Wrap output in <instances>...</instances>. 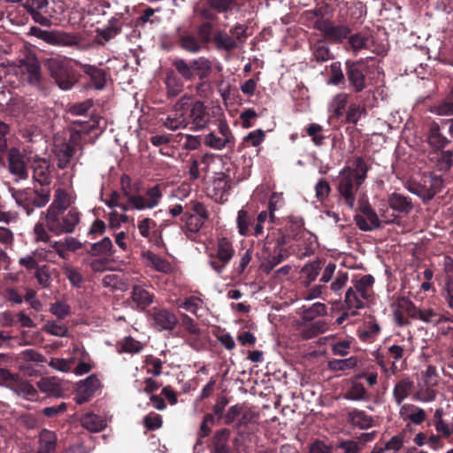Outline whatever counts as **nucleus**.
<instances>
[{"label":"nucleus","mask_w":453,"mask_h":453,"mask_svg":"<svg viewBox=\"0 0 453 453\" xmlns=\"http://www.w3.org/2000/svg\"><path fill=\"white\" fill-rule=\"evenodd\" d=\"M230 431L228 429H220L216 432L212 440L211 453H231L228 441Z\"/></svg>","instance_id":"obj_25"},{"label":"nucleus","mask_w":453,"mask_h":453,"mask_svg":"<svg viewBox=\"0 0 453 453\" xmlns=\"http://www.w3.org/2000/svg\"><path fill=\"white\" fill-rule=\"evenodd\" d=\"M45 67L61 89L68 90L73 88L76 79L70 64L66 60L51 58L45 61Z\"/></svg>","instance_id":"obj_5"},{"label":"nucleus","mask_w":453,"mask_h":453,"mask_svg":"<svg viewBox=\"0 0 453 453\" xmlns=\"http://www.w3.org/2000/svg\"><path fill=\"white\" fill-rule=\"evenodd\" d=\"M414 387L413 381L410 378H405L398 381L393 388V398L398 406L403 404Z\"/></svg>","instance_id":"obj_22"},{"label":"nucleus","mask_w":453,"mask_h":453,"mask_svg":"<svg viewBox=\"0 0 453 453\" xmlns=\"http://www.w3.org/2000/svg\"><path fill=\"white\" fill-rule=\"evenodd\" d=\"M188 111V118L190 130L196 132L208 127L211 122V115L202 101H196L193 104L189 103Z\"/></svg>","instance_id":"obj_8"},{"label":"nucleus","mask_w":453,"mask_h":453,"mask_svg":"<svg viewBox=\"0 0 453 453\" xmlns=\"http://www.w3.org/2000/svg\"><path fill=\"white\" fill-rule=\"evenodd\" d=\"M350 289L358 293L361 298H369L373 295L374 278L371 274L363 275L361 278L352 280Z\"/></svg>","instance_id":"obj_20"},{"label":"nucleus","mask_w":453,"mask_h":453,"mask_svg":"<svg viewBox=\"0 0 453 453\" xmlns=\"http://www.w3.org/2000/svg\"><path fill=\"white\" fill-rule=\"evenodd\" d=\"M173 65L178 73L188 81L194 80V71L192 69V61L190 64L187 63L184 59L179 58L173 62Z\"/></svg>","instance_id":"obj_51"},{"label":"nucleus","mask_w":453,"mask_h":453,"mask_svg":"<svg viewBox=\"0 0 453 453\" xmlns=\"http://www.w3.org/2000/svg\"><path fill=\"white\" fill-rule=\"evenodd\" d=\"M177 323V317L168 310H161L154 314V324L158 330H172Z\"/></svg>","instance_id":"obj_23"},{"label":"nucleus","mask_w":453,"mask_h":453,"mask_svg":"<svg viewBox=\"0 0 453 453\" xmlns=\"http://www.w3.org/2000/svg\"><path fill=\"white\" fill-rule=\"evenodd\" d=\"M204 144L213 150H221L230 144L226 140L216 132L208 133L203 139Z\"/></svg>","instance_id":"obj_43"},{"label":"nucleus","mask_w":453,"mask_h":453,"mask_svg":"<svg viewBox=\"0 0 453 453\" xmlns=\"http://www.w3.org/2000/svg\"><path fill=\"white\" fill-rule=\"evenodd\" d=\"M344 80V75L339 62L332 63L330 65V78L327 81L328 85H338Z\"/></svg>","instance_id":"obj_57"},{"label":"nucleus","mask_w":453,"mask_h":453,"mask_svg":"<svg viewBox=\"0 0 453 453\" xmlns=\"http://www.w3.org/2000/svg\"><path fill=\"white\" fill-rule=\"evenodd\" d=\"M416 317H418L425 323H431L434 325H437L444 320L442 315L430 308L418 310Z\"/></svg>","instance_id":"obj_46"},{"label":"nucleus","mask_w":453,"mask_h":453,"mask_svg":"<svg viewBox=\"0 0 453 453\" xmlns=\"http://www.w3.org/2000/svg\"><path fill=\"white\" fill-rule=\"evenodd\" d=\"M55 154L58 158V166L59 168H65L73 157L74 148L67 142L58 143L55 145Z\"/></svg>","instance_id":"obj_30"},{"label":"nucleus","mask_w":453,"mask_h":453,"mask_svg":"<svg viewBox=\"0 0 453 453\" xmlns=\"http://www.w3.org/2000/svg\"><path fill=\"white\" fill-rule=\"evenodd\" d=\"M337 449L343 450V453H359L361 444L355 440H342L336 446Z\"/></svg>","instance_id":"obj_64"},{"label":"nucleus","mask_w":453,"mask_h":453,"mask_svg":"<svg viewBox=\"0 0 453 453\" xmlns=\"http://www.w3.org/2000/svg\"><path fill=\"white\" fill-rule=\"evenodd\" d=\"M167 95L170 97L176 96L182 90V83L173 75L166 78Z\"/></svg>","instance_id":"obj_62"},{"label":"nucleus","mask_w":453,"mask_h":453,"mask_svg":"<svg viewBox=\"0 0 453 453\" xmlns=\"http://www.w3.org/2000/svg\"><path fill=\"white\" fill-rule=\"evenodd\" d=\"M348 96L345 93L337 94L331 101L329 104L330 110L334 112L336 117L342 114V111L347 104Z\"/></svg>","instance_id":"obj_50"},{"label":"nucleus","mask_w":453,"mask_h":453,"mask_svg":"<svg viewBox=\"0 0 453 453\" xmlns=\"http://www.w3.org/2000/svg\"><path fill=\"white\" fill-rule=\"evenodd\" d=\"M101 388V381L96 374H91L78 382L75 401L77 403L88 402Z\"/></svg>","instance_id":"obj_13"},{"label":"nucleus","mask_w":453,"mask_h":453,"mask_svg":"<svg viewBox=\"0 0 453 453\" xmlns=\"http://www.w3.org/2000/svg\"><path fill=\"white\" fill-rule=\"evenodd\" d=\"M63 272L73 287H80L83 278L78 270L72 266L65 265Z\"/></svg>","instance_id":"obj_61"},{"label":"nucleus","mask_w":453,"mask_h":453,"mask_svg":"<svg viewBox=\"0 0 453 453\" xmlns=\"http://www.w3.org/2000/svg\"><path fill=\"white\" fill-rule=\"evenodd\" d=\"M369 167L365 160L358 157L339 173L337 190L345 204L351 210L356 209V202L361 214L355 216L357 226L363 231H372L378 228L380 221L377 213L370 206L365 195H360L359 188L365 182Z\"/></svg>","instance_id":"obj_1"},{"label":"nucleus","mask_w":453,"mask_h":453,"mask_svg":"<svg viewBox=\"0 0 453 453\" xmlns=\"http://www.w3.org/2000/svg\"><path fill=\"white\" fill-rule=\"evenodd\" d=\"M76 200V195L73 190L58 188L55 191L54 200L49 208H54L58 212H62L69 208Z\"/></svg>","instance_id":"obj_19"},{"label":"nucleus","mask_w":453,"mask_h":453,"mask_svg":"<svg viewBox=\"0 0 453 453\" xmlns=\"http://www.w3.org/2000/svg\"><path fill=\"white\" fill-rule=\"evenodd\" d=\"M13 391L19 396L29 401H35L38 397L35 388L27 381H20L13 386Z\"/></svg>","instance_id":"obj_40"},{"label":"nucleus","mask_w":453,"mask_h":453,"mask_svg":"<svg viewBox=\"0 0 453 453\" xmlns=\"http://www.w3.org/2000/svg\"><path fill=\"white\" fill-rule=\"evenodd\" d=\"M163 196V193L159 185L149 188L144 196L136 194L131 201V206L136 211L151 210L157 207Z\"/></svg>","instance_id":"obj_9"},{"label":"nucleus","mask_w":453,"mask_h":453,"mask_svg":"<svg viewBox=\"0 0 453 453\" xmlns=\"http://www.w3.org/2000/svg\"><path fill=\"white\" fill-rule=\"evenodd\" d=\"M301 273L303 285L304 287H309L319 276V263L318 261H314L304 265Z\"/></svg>","instance_id":"obj_36"},{"label":"nucleus","mask_w":453,"mask_h":453,"mask_svg":"<svg viewBox=\"0 0 453 453\" xmlns=\"http://www.w3.org/2000/svg\"><path fill=\"white\" fill-rule=\"evenodd\" d=\"M28 35L41 39L51 45L65 46L71 42L70 38L65 33L46 31L37 27H31Z\"/></svg>","instance_id":"obj_16"},{"label":"nucleus","mask_w":453,"mask_h":453,"mask_svg":"<svg viewBox=\"0 0 453 453\" xmlns=\"http://www.w3.org/2000/svg\"><path fill=\"white\" fill-rule=\"evenodd\" d=\"M143 344L131 336L125 337L120 343L119 352L136 354L142 350Z\"/></svg>","instance_id":"obj_47"},{"label":"nucleus","mask_w":453,"mask_h":453,"mask_svg":"<svg viewBox=\"0 0 453 453\" xmlns=\"http://www.w3.org/2000/svg\"><path fill=\"white\" fill-rule=\"evenodd\" d=\"M12 196L19 206L23 207L27 214L29 215L34 207H44L50 199V191L48 187H41L40 188H26L13 190Z\"/></svg>","instance_id":"obj_4"},{"label":"nucleus","mask_w":453,"mask_h":453,"mask_svg":"<svg viewBox=\"0 0 453 453\" xmlns=\"http://www.w3.org/2000/svg\"><path fill=\"white\" fill-rule=\"evenodd\" d=\"M285 259L284 255L281 252H279L276 255L270 256L265 259V261L261 264V268L265 273H269L272 272L275 266L280 264Z\"/></svg>","instance_id":"obj_58"},{"label":"nucleus","mask_w":453,"mask_h":453,"mask_svg":"<svg viewBox=\"0 0 453 453\" xmlns=\"http://www.w3.org/2000/svg\"><path fill=\"white\" fill-rule=\"evenodd\" d=\"M142 263L157 272L162 273H169L173 270L171 263L162 257L155 254L150 250H144L141 255Z\"/></svg>","instance_id":"obj_17"},{"label":"nucleus","mask_w":453,"mask_h":453,"mask_svg":"<svg viewBox=\"0 0 453 453\" xmlns=\"http://www.w3.org/2000/svg\"><path fill=\"white\" fill-rule=\"evenodd\" d=\"M426 417V411L414 403H405L399 406V418L408 426H419Z\"/></svg>","instance_id":"obj_14"},{"label":"nucleus","mask_w":453,"mask_h":453,"mask_svg":"<svg viewBox=\"0 0 453 453\" xmlns=\"http://www.w3.org/2000/svg\"><path fill=\"white\" fill-rule=\"evenodd\" d=\"M349 280V274L343 271H338L333 280L330 288L333 292L339 294Z\"/></svg>","instance_id":"obj_59"},{"label":"nucleus","mask_w":453,"mask_h":453,"mask_svg":"<svg viewBox=\"0 0 453 453\" xmlns=\"http://www.w3.org/2000/svg\"><path fill=\"white\" fill-rule=\"evenodd\" d=\"M57 446V435L54 432L43 429L39 435L37 453H54Z\"/></svg>","instance_id":"obj_27"},{"label":"nucleus","mask_w":453,"mask_h":453,"mask_svg":"<svg viewBox=\"0 0 453 453\" xmlns=\"http://www.w3.org/2000/svg\"><path fill=\"white\" fill-rule=\"evenodd\" d=\"M436 387H430L426 384L418 381L417 390L414 393L412 399L419 403H429L434 402L436 399Z\"/></svg>","instance_id":"obj_26"},{"label":"nucleus","mask_w":453,"mask_h":453,"mask_svg":"<svg viewBox=\"0 0 453 453\" xmlns=\"http://www.w3.org/2000/svg\"><path fill=\"white\" fill-rule=\"evenodd\" d=\"M343 398L350 401H365L368 400L369 395L362 383L352 381Z\"/></svg>","instance_id":"obj_37"},{"label":"nucleus","mask_w":453,"mask_h":453,"mask_svg":"<svg viewBox=\"0 0 453 453\" xmlns=\"http://www.w3.org/2000/svg\"><path fill=\"white\" fill-rule=\"evenodd\" d=\"M28 160L31 161L34 180L46 187L50 182V161L37 156L29 157Z\"/></svg>","instance_id":"obj_15"},{"label":"nucleus","mask_w":453,"mask_h":453,"mask_svg":"<svg viewBox=\"0 0 453 453\" xmlns=\"http://www.w3.org/2000/svg\"><path fill=\"white\" fill-rule=\"evenodd\" d=\"M214 41L219 50L230 51L238 46L237 40H235L231 35L218 32L215 35Z\"/></svg>","instance_id":"obj_42"},{"label":"nucleus","mask_w":453,"mask_h":453,"mask_svg":"<svg viewBox=\"0 0 453 453\" xmlns=\"http://www.w3.org/2000/svg\"><path fill=\"white\" fill-rule=\"evenodd\" d=\"M39 389L48 396L61 397L63 388L60 380L56 377H46L37 382Z\"/></svg>","instance_id":"obj_21"},{"label":"nucleus","mask_w":453,"mask_h":453,"mask_svg":"<svg viewBox=\"0 0 453 453\" xmlns=\"http://www.w3.org/2000/svg\"><path fill=\"white\" fill-rule=\"evenodd\" d=\"M234 249L230 240L226 237L218 239L215 255H210L209 264L218 274L223 273L225 268L234 256Z\"/></svg>","instance_id":"obj_7"},{"label":"nucleus","mask_w":453,"mask_h":453,"mask_svg":"<svg viewBox=\"0 0 453 453\" xmlns=\"http://www.w3.org/2000/svg\"><path fill=\"white\" fill-rule=\"evenodd\" d=\"M189 96H182L173 106L171 112L162 119V125L168 130L176 131L188 126V111L189 109Z\"/></svg>","instance_id":"obj_6"},{"label":"nucleus","mask_w":453,"mask_h":453,"mask_svg":"<svg viewBox=\"0 0 453 453\" xmlns=\"http://www.w3.org/2000/svg\"><path fill=\"white\" fill-rule=\"evenodd\" d=\"M133 301L141 309L148 307L153 301V296L140 286H134L132 292Z\"/></svg>","instance_id":"obj_39"},{"label":"nucleus","mask_w":453,"mask_h":453,"mask_svg":"<svg viewBox=\"0 0 453 453\" xmlns=\"http://www.w3.org/2000/svg\"><path fill=\"white\" fill-rule=\"evenodd\" d=\"M348 65V80L356 92H360L365 88V74L357 67L355 62H347Z\"/></svg>","instance_id":"obj_24"},{"label":"nucleus","mask_w":453,"mask_h":453,"mask_svg":"<svg viewBox=\"0 0 453 453\" xmlns=\"http://www.w3.org/2000/svg\"><path fill=\"white\" fill-rule=\"evenodd\" d=\"M183 227L182 231L187 236L189 234H196L203 226L204 222L192 213H184L182 216Z\"/></svg>","instance_id":"obj_34"},{"label":"nucleus","mask_w":453,"mask_h":453,"mask_svg":"<svg viewBox=\"0 0 453 453\" xmlns=\"http://www.w3.org/2000/svg\"><path fill=\"white\" fill-rule=\"evenodd\" d=\"M8 169L15 176L16 180L28 177L26 155L16 147L11 148L8 151Z\"/></svg>","instance_id":"obj_11"},{"label":"nucleus","mask_w":453,"mask_h":453,"mask_svg":"<svg viewBox=\"0 0 453 453\" xmlns=\"http://www.w3.org/2000/svg\"><path fill=\"white\" fill-rule=\"evenodd\" d=\"M453 164V154L450 150L439 153L436 157V166L439 171H448Z\"/></svg>","instance_id":"obj_53"},{"label":"nucleus","mask_w":453,"mask_h":453,"mask_svg":"<svg viewBox=\"0 0 453 453\" xmlns=\"http://www.w3.org/2000/svg\"><path fill=\"white\" fill-rule=\"evenodd\" d=\"M81 423L84 428L93 433L100 432L107 426V422L104 418L92 412L83 415L81 418Z\"/></svg>","instance_id":"obj_28"},{"label":"nucleus","mask_w":453,"mask_h":453,"mask_svg":"<svg viewBox=\"0 0 453 453\" xmlns=\"http://www.w3.org/2000/svg\"><path fill=\"white\" fill-rule=\"evenodd\" d=\"M192 69L194 76L196 74L200 80H203L211 74L212 64L208 58L200 57L192 60Z\"/></svg>","instance_id":"obj_35"},{"label":"nucleus","mask_w":453,"mask_h":453,"mask_svg":"<svg viewBox=\"0 0 453 453\" xmlns=\"http://www.w3.org/2000/svg\"><path fill=\"white\" fill-rule=\"evenodd\" d=\"M90 254L92 256H112L113 255V244L109 237H104L101 241L95 242L91 246Z\"/></svg>","instance_id":"obj_38"},{"label":"nucleus","mask_w":453,"mask_h":453,"mask_svg":"<svg viewBox=\"0 0 453 453\" xmlns=\"http://www.w3.org/2000/svg\"><path fill=\"white\" fill-rule=\"evenodd\" d=\"M442 127L437 123H432L427 134L428 143L434 149H441L446 146L449 140L441 134Z\"/></svg>","instance_id":"obj_29"},{"label":"nucleus","mask_w":453,"mask_h":453,"mask_svg":"<svg viewBox=\"0 0 453 453\" xmlns=\"http://www.w3.org/2000/svg\"><path fill=\"white\" fill-rule=\"evenodd\" d=\"M180 46L190 53H197L201 50V44L198 40L194 35H190L181 36Z\"/></svg>","instance_id":"obj_55"},{"label":"nucleus","mask_w":453,"mask_h":453,"mask_svg":"<svg viewBox=\"0 0 453 453\" xmlns=\"http://www.w3.org/2000/svg\"><path fill=\"white\" fill-rule=\"evenodd\" d=\"M396 303H397V307L399 310L405 311L407 314H409L411 317L417 316L418 309H417L415 307V305L412 303V302L409 298H407L405 296H401V297L397 298Z\"/></svg>","instance_id":"obj_63"},{"label":"nucleus","mask_w":453,"mask_h":453,"mask_svg":"<svg viewBox=\"0 0 453 453\" xmlns=\"http://www.w3.org/2000/svg\"><path fill=\"white\" fill-rule=\"evenodd\" d=\"M43 330L48 334L58 337H65L68 333V328L65 325L58 324L55 321H48L44 325Z\"/></svg>","instance_id":"obj_56"},{"label":"nucleus","mask_w":453,"mask_h":453,"mask_svg":"<svg viewBox=\"0 0 453 453\" xmlns=\"http://www.w3.org/2000/svg\"><path fill=\"white\" fill-rule=\"evenodd\" d=\"M202 300L196 296H190L187 298L185 301L177 300L176 304L178 307L186 310L193 314H196L197 310L202 305Z\"/></svg>","instance_id":"obj_54"},{"label":"nucleus","mask_w":453,"mask_h":453,"mask_svg":"<svg viewBox=\"0 0 453 453\" xmlns=\"http://www.w3.org/2000/svg\"><path fill=\"white\" fill-rule=\"evenodd\" d=\"M391 209L399 212H409L412 209V203L408 197L399 193H393L388 198Z\"/></svg>","instance_id":"obj_33"},{"label":"nucleus","mask_w":453,"mask_h":453,"mask_svg":"<svg viewBox=\"0 0 453 453\" xmlns=\"http://www.w3.org/2000/svg\"><path fill=\"white\" fill-rule=\"evenodd\" d=\"M20 72L27 75L31 85H38L42 79L40 63L35 54L29 53L19 61Z\"/></svg>","instance_id":"obj_12"},{"label":"nucleus","mask_w":453,"mask_h":453,"mask_svg":"<svg viewBox=\"0 0 453 453\" xmlns=\"http://www.w3.org/2000/svg\"><path fill=\"white\" fill-rule=\"evenodd\" d=\"M367 301L368 299L361 298L358 293L356 294V292L349 288L347 289L344 302L346 308L350 314L354 315L358 310L364 308Z\"/></svg>","instance_id":"obj_31"},{"label":"nucleus","mask_w":453,"mask_h":453,"mask_svg":"<svg viewBox=\"0 0 453 453\" xmlns=\"http://www.w3.org/2000/svg\"><path fill=\"white\" fill-rule=\"evenodd\" d=\"M314 27L322 32L329 40L338 42L347 38L350 34V28L347 25H335L327 19H318Z\"/></svg>","instance_id":"obj_10"},{"label":"nucleus","mask_w":453,"mask_h":453,"mask_svg":"<svg viewBox=\"0 0 453 453\" xmlns=\"http://www.w3.org/2000/svg\"><path fill=\"white\" fill-rule=\"evenodd\" d=\"M357 365V358L350 357L344 359H334L328 362V368L331 371L338 372L353 369Z\"/></svg>","instance_id":"obj_45"},{"label":"nucleus","mask_w":453,"mask_h":453,"mask_svg":"<svg viewBox=\"0 0 453 453\" xmlns=\"http://www.w3.org/2000/svg\"><path fill=\"white\" fill-rule=\"evenodd\" d=\"M84 73L90 77L96 89L100 90L104 88L106 79L105 73L102 69H99L94 65H85Z\"/></svg>","instance_id":"obj_41"},{"label":"nucleus","mask_w":453,"mask_h":453,"mask_svg":"<svg viewBox=\"0 0 453 453\" xmlns=\"http://www.w3.org/2000/svg\"><path fill=\"white\" fill-rule=\"evenodd\" d=\"M45 224L53 234H71L80 223V213L75 209L70 210L64 217L60 218V212L52 208H48L45 212Z\"/></svg>","instance_id":"obj_2"},{"label":"nucleus","mask_w":453,"mask_h":453,"mask_svg":"<svg viewBox=\"0 0 453 453\" xmlns=\"http://www.w3.org/2000/svg\"><path fill=\"white\" fill-rule=\"evenodd\" d=\"M348 422L354 427L360 430H366L373 426V417L368 415L365 411L352 409L347 415Z\"/></svg>","instance_id":"obj_18"},{"label":"nucleus","mask_w":453,"mask_h":453,"mask_svg":"<svg viewBox=\"0 0 453 453\" xmlns=\"http://www.w3.org/2000/svg\"><path fill=\"white\" fill-rule=\"evenodd\" d=\"M49 365L57 371L67 372L72 370V367L73 365V360L58 357L51 358V360L49 363Z\"/></svg>","instance_id":"obj_60"},{"label":"nucleus","mask_w":453,"mask_h":453,"mask_svg":"<svg viewBox=\"0 0 453 453\" xmlns=\"http://www.w3.org/2000/svg\"><path fill=\"white\" fill-rule=\"evenodd\" d=\"M420 376L421 379L418 381L430 387H437L441 380L437 368L434 365H428L421 372Z\"/></svg>","instance_id":"obj_44"},{"label":"nucleus","mask_w":453,"mask_h":453,"mask_svg":"<svg viewBox=\"0 0 453 453\" xmlns=\"http://www.w3.org/2000/svg\"><path fill=\"white\" fill-rule=\"evenodd\" d=\"M443 187V180L439 175L423 173L418 179L406 183L405 188L424 202L431 200Z\"/></svg>","instance_id":"obj_3"},{"label":"nucleus","mask_w":453,"mask_h":453,"mask_svg":"<svg viewBox=\"0 0 453 453\" xmlns=\"http://www.w3.org/2000/svg\"><path fill=\"white\" fill-rule=\"evenodd\" d=\"M326 304L318 302L309 307L303 306L300 308L299 314L303 320L311 321L318 317L326 315Z\"/></svg>","instance_id":"obj_32"},{"label":"nucleus","mask_w":453,"mask_h":453,"mask_svg":"<svg viewBox=\"0 0 453 453\" xmlns=\"http://www.w3.org/2000/svg\"><path fill=\"white\" fill-rule=\"evenodd\" d=\"M369 36L361 33L352 35L349 37V44L352 50L357 53L365 49L369 42Z\"/></svg>","instance_id":"obj_49"},{"label":"nucleus","mask_w":453,"mask_h":453,"mask_svg":"<svg viewBox=\"0 0 453 453\" xmlns=\"http://www.w3.org/2000/svg\"><path fill=\"white\" fill-rule=\"evenodd\" d=\"M313 56L317 61L325 62L331 58L328 46L324 41H318L312 46Z\"/></svg>","instance_id":"obj_48"},{"label":"nucleus","mask_w":453,"mask_h":453,"mask_svg":"<svg viewBox=\"0 0 453 453\" xmlns=\"http://www.w3.org/2000/svg\"><path fill=\"white\" fill-rule=\"evenodd\" d=\"M127 221L128 216L125 213L119 212L117 209H112L109 213L108 223L111 229H118Z\"/></svg>","instance_id":"obj_52"}]
</instances>
